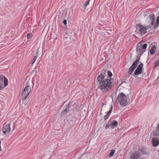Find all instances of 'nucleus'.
Returning <instances> with one entry per match:
<instances>
[{
    "label": "nucleus",
    "mask_w": 159,
    "mask_h": 159,
    "mask_svg": "<svg viewBox=\"0 0 159 159\" xmlns=\"http://www.w3.org/2000/svg\"><path fill=\"white\" fill-rule=\"evenodd\" d=\"M112 83L111 79H104L102 82L100 83L98 88L103 93H106L110 91L111 89Z\"/></svg>",
    "instance_id": "f257e3e1"
},
{
    "label": "nucleus",
    "mask_w": 159,
    "mask_h": 159,
    "mask_svg": "<svg viewBox=\"0 0 159 159\" xmlns=\"http://www.w3.org/2000/svg\"><path fill=\"white\" fill-rule=\"evenodd\" d=\"M117 99L118 102L122 106H125L129 103V101L127 99L126 96L123 93H119Z\"/></svg>",
    "instance_id": "f03ea898"
},
{
    "label": "nucleus",
    "mask_w": 159,
    "mask_h": 159,
    "mask_svg": "<svg viewBox=\"0 0 159 159\" xmlns=\"http://www.w3.org/2000/svg\"><path fill=\"white\" fill-rule=\"evenodd\" d=\"M146 23L149 25H147V29H151L155 23V15L152 14L146 18Z\"/></svg>",
    "instance_id": "7ed1b4c3"
},
{
    "label": "nucleus",
    "mask_w": 159,
    "mask_h": 159,
    "mask_svg": "<svg viewBox=\"0 0 159 159\" xmlns=\"http://www.w3.org/2000/svg\"><path fill=\"white\" fill-rule=\"evenodd\" d=\"M147 45L146 43L143 44L141 42L139 43L137 45L136 51L138 54L140 55V57L142 54L145 51L143 50L145 49L147 47Z\"/></svg>",
    "instance_id": "20e7f679"
},
{
    "label": "nucleus",
    "mask_w": 159,
    "mask_h": 159,
    "mask_svg": "<svg viewBox=\"0 0 159 159\" xmlns=\"http://www.w3.org/2000/svg\"><path fill=\"white\" fill-rule=\"evenodd\" d=\"M136 29L137 32L139 33V34L142 35L146 33L147 30L150 29H147V26L145 27L141 24L139 23L137 25Z\"/></svg>",
    "instance_id": "39448f33"
},
{
    "label": "nucleus",
    "mask_w": 159,
    "mask_h": 159,
    "mask_svg": "<svg viewBox=\"0 0 159 159\" xmlns=\"http://www.w3.org/2000/svg\"><path fill=\"white\" fill-rule=\"evenodd\" d=\"M31 90V88L30 86L28 85L25 87L22 93V97L23 100H25L26 98L30 93Z\"/></svg>",
    "instance_id": "423d86ee"
},
{
    "label": "nucleus",
    "mask_w": 159,
    "mask_h": 159,
    "mask_svg": "<svg viewBox=\"0 0 159 159\" xmlns=\"http://www.w3.org/2000/svg\"><path fill=\"white\" fill-rule=\"evenodd\" d=\"M139 60L140 57H137L135 61L134 62L131 66L129 68L128 71L129 75L131 74L137 67L139 63Z\"/></svg>",
    "instance_id": "0eeeda50"
},
{
    "label": "nucleus",
    "mask_w": 159,
    "mask_h": 159,
    "mask_svg": "<svg viewBox=\"0 0 159 159\" xmlns=\"http://www.w3.org/2000/svg\"><path fill=\"white\" fill-rule=\"evenodd\" d=\"M141 154L139 151H135L130 153V159H138L141 156Z\"/></svg>",
    "instance_id": "6e6552de"
},
{
    "label": "nucleus",
    "mask_w": 159,
    "mask_h": 159,
    "mask_svg": "<svg viewBox=\"0 0 159 159\" xmlns=\"http://www.w3.org/2000/svg\"><path fill=\"white\" fill-rule=\"evenodd\" d=\"M140 63H141L138 66L134 72V75L135 77H136V75L142 73L143 64L141 62Z\"/></svg>",
    "instance_id": "1a4fd4ad"
},
{
    "label": "nucleus",
    "mask_w": 159,
    "mask_h": 159,
    "mask_svg": "<svg viewBox=\"0 0 159 159\" xmlns=\"http://www.w3.org/2000/svg\"><path fill=\"white\" fill-rule=\"evenodd\" d=\"M11 130V129L10 124H7L3 125L2 131L5 135L7 133H9Z\"/></svg>",
    "instance_id": "9d476101"
},
{
    "label": "nucleus",
    "mask_w": 159,
    "mask_h": 159,
    "mask_svg": "<svg viewBox=\"0 0 159 159\" xmlns=\"http://www.w3.org/2000/svg\"><path fill=\"white\" fill-rule=\"evenodd\" d=\"M70 103H69L66 106H65L64 107H65V109L62 111L61 114V116L66 114L67 113L70 111Z\"/></svg>",
    "instance_id": "9b49d317"
},
{
    "label": "nucleus",
    "mask_w": 159,
    "mask_h": 159,
    "mask_svg": "<svg viewBox=\"0 0 159 159\" xmlns=\"http://www.w3.org/2000/svg\"><path fill=\"white\" fill-rule=\"evenodd\" d=\"M4 79V86H6L8 84V80L3 75H0V83H3Z\"/></svg>",
    "instance_id": "f8f14e48"
},
{
    "label": "nucleus",
    "mask_w": 159,
    "mask_h": 159,
    "mask_svg": "<svg viewBox=\"0 0 159 159\" xmlns=\"http://www.w3.org/2000/svg\"><path fill=\"white\" fill-rule=\"evenodd\" d=\"M159 138H152V145L153 147H156L159 145Z\"/></svg>",
    "instance_id": "ddd939ff"
},
{
    "label": "nucleus",
    "mask_w": 159,
    "mask_h": 159,
    "mask_svg": "<svg viewBox=\"0 0 159 159\" xmlns=\"http://www.w3.org/2000/svg\"><path fill=\"white\" fill-rule=\"evenodd\" d=\"M139 151L143 154L144 155H149V149H147L144 147H142L139 149Z\"/></svg>",
    "instance_id": "4468645a"
},
{
    "label": "nucleus",
    "mask_w": 159,
    "mask_h": 159,
    "mask_svg": "<svg viewBox=\"0 0 159 159\" xmlns=\"http://www.w3.org/2000/svg\"><path fill=\"white\" fill-rule=\"evenodd\" d=\"M152 134L155 137H159V124L157 125V129L153 131Z\"/></svg>",
    "instance_id": "2eb2a0df"
},
{
    "label": "nucleus",
    "mask_w": 159,
    "mask_h": 159,
    "mask_svg": "<svg viewBox=\"0 0 159 159\" xmlns=\"http://www.w3.org/2000/svg\"><path fill=\"white\" fill-rule=\"evenodd\" d=\"M110 127L112 128H113L117 127L118 125V122L116 120H114L110 122Z\"/></svg>",
    "instance_id": "dca6fc26"
},
{
    "label": "nucleus",
    "mask_w": 159,
    "mask_h": 159,
    "mask_svg": "<svg viewBox=\"0 0 159 159\" xmlns=\"http://www.w3.org/2000/svg\"><path fill=\"white\" fill-rule=\"evenodd\" d=\"M112 110V106H111L109 111H108V112H107V114L106 115H105L104 116V120H107L108 119V118H109V117L110 116V114Z\"/></svg>",
    "instance_id": "f3484780"
},
{
    "label": "nucleus",
    "mask_w": 159,
    "mask_h": 159,
    "mask_svg": "<svg viewBox=\"0 0 159 159\" xmlns=\"http://www.w3.org/2000/svg\"><path fill=\"white\" fill-rule=\"evenodd\" d=\"M104 77V75L102 74H101L98 76L97 78V80L99 82V84H100L101 82H102V80H103Z\"/></svg>",
    "instance_id": "a211bd4d"
},
{
    "label": "nucleus",
    "mask_w": 159,
    "mask_h": 159,
    "mask_svg": "<svg viewBox=\"0 0 159 159\" xmlns=\"http://www.w3.org/2000/svg\"><path fill=\"white\" fill-rule=\"evenodd\" d=\"M159 26V16L157 17L156 21L154 26V29H155Z\"/></svg>",
    "instance_id": "6ab92c4d"
},
{
    "label": "nucleus",
    "mask_w": 159,
    "mask_h": 159,
    "mask_svg": "<svg viewBox=\"0 0 159 159\" xmlns=\"http://www.w3.org/2000/svg\"><path fill=\"white\" fill-rule=\"evenodd\" d=\"M154 69L159 66V58L154 62Z\"/></svg>",
    "instance_id": "aec40b11"
},
{
    "label": "nucleus",
    "mask_w": 159,
    "mask_h": 159,
    "mask_svg": "<svg viewBox=\"0 0 159 159\" xmlns=\"http://www.w3.org/2000/svg\"><path fill=\"white\" fill-rule=\"evenodd\" d=\"M156 47L155 46H153L152 48L151 49L150 51V53L151 55L155 53V49H156Z\"/></svg>",
    "instance_id": "412c9836"
},
{
    "label": "nucleus",
    "mask_w": 159,
    "mask_h": 159,
    "mask_svg": "<svg viewBox=\"0 0 159 159\" xmlns=\"http://www.w3.org/2000/svg\"><path fill=\"white\" fill-rule=\"evenodd\" d=\"M115 152V150H112L110 153L109 154V157H111L114 154Z\"/></svg>",
    "instance_id": "4be33fe9"
},
{
    "label": "nucleus",
    "mask_w": 159,
    "mask_h": 159,
    "mask_svg": "<svg viewBox=\"0 0 159 159\" xmlns=\"http://www.w3.org/2000/svg\"><path fill=\"white\" fill-rule=\"evenodd\" d=\"M37 58V56H35L34 57L33 59H32L31 61V65H33L34 63L35 62L36 59Z\"/></svg>",
    "instance_id": "5701e85b"
},
{
    "label": "nucleus",
    "mask_w": 159,
    "mask_h": 159,
    "mask_svg": "<svg viewBox=\"0 0 159 159\" xmlns=\"http://www.w3.org/2000/svg\"><path fill=\"white\" fill-rule=\"evenodd\" d=\"M90 1V0H88V1L85 2V4L84 6L85 9L86 8L87 6L89 4Z\"/></svg>",
    "instance_id": "b1692460"
},
{
    "label": "nucleus",
    "mask_w": 159,
    "mask_h": 159,
    "mask_svg": "<svg viewBox=\"0 0 159 159\" xmlns=\"http://www.w3.org/2000/svg\"><path fill=\"white\" fill-rule=\"evenodd\" d=\"M32 34L31 33H29L27 34V36L28 39H30L32 37Z\"/></svg>",
    "instance_id": "393cba45"
},
{
    "label": "nucleus",
    "mask_w": 159,
    "mask_h": 159,
    "mask_svg": "<svg viewBox=\"0 0 159 159\" xmlns=\"http://www.w3.org/2000/svg\"><path fill=\"white\" fill-rule=\"evenodd\" d=\"M107 74L109 77H111L112 75V74L110 71H108L107 72Z\"/></svg>",
    "instance_id": "a878e982"
},
{
    "label": "nucleus",
    "mask_w": 159,
    "mask_h": 159,
    "mask_svg": "<svg viewBox=\"0 0 159 159\" xmlns=\"http://www.w3.org/2000/svg\"><path fill=\"white\" fill-rule=\"evenodd\" d=\"M4 87V86H3V83H0V90L2 89Z\"/></svg>",
    "instance_id": "bb28decb"
},
{
    "label": "nucleus",
    "mask_w": 159,
    "mask_h": 159,
    "mask_svg": "<svg viewBox=\"0 0 159 159\" xmlns=\"http://www.w3.org/2000/svg\"><path fill=\"white\" fill-rule=\"evenodd\" d=\"M110 127V123L109 124H108L107 125H106L105 126V128L106 129H107L108 128Z\"/></svg>",
    "instance_id": "cd10ccee"
},
{
    "label": "nucleus",
    "mask_w": 159,
    "mask_h": 159,
    "mask_svg": "<svg viewBox=\"0 0 159 159\" xmlns=\"http://www.w3.org/2000/svg\"><path fill=\"white\" fill-rule=\"evenodd\" d=\"M63 23L64 25H66L67 24V21L66 20H64Z\"/></svg>",
    "instance_id": "c85d7f7f"
},
{
    "label": "nucleus",
    "mask_w": 159,
    "mask_h": 159,
    "mask_svg": "<svg viewBox=\"0 0 159 159\" xmlns=\"http://www.w3.org/2000/svg\"><path fill=\"white\" fill-rule=\"evenodd\" d=\"M128 91H129V93L128 94H127V95H128L129 94H130V93H131V90L130 89H129L128 90Z\"/></svg>",
    "instance_id": "c756f323"
},
{
    "label": "nucleus",
    "mask_w": 159,
    "mask_h": 159,
    "mask_svg": "<svg viewBox=\"0 0 159 159\" xmlns=\"http://www.w3.org/2000/svg\"><path fill=\"white\" fill-rule=\"evenodd\" d=\"M1 142L0 141V151H1Z\"/></svg>",
    "instance_id": "7c9ffc66"
},
{
    "label": "nucleus",
    "mask_w": 159,
    "mask_h": 159,
    "mask_svg": "<svg viewBox=\"0 0 159 159\" xmlns=\"http://www.w3.org/2000/svg\"><path fill=\"white\" fill-rule=\"evenodd\" d=\"M38 51H37V52H36V54H38Z\"/></svg>",
    "instance_id": "2f4dec72"
},
{
    "label": "nucleus",
    "mask_w": 159,
    "mask_h": 159,
    "mask_svg": "<svg viewBox=\"0 0 159 159\" xmlns=\"http://www.w3.org/2000/svg\"><path fill=\"white\" fill-rule=\"evenodd\" d=\"M3 138L1 139H0V140H3Z\"/></svg>",
    "instance_id": "473e14b6"
},
{
    "label": "nucleus",
    "mask_w": 159,
    "mask_h": 159,
    "mask_svg": "<svg viewBox=\"0 0 159 159\" xmlns=\"http://www.w3.org/2000/svg\"><path fill=\"white\" fill-rule=\"evenodd\" d=\"M103 59H101V60H100V61H101Z\"/></svg>",
    "instance_id": "72a5a7b5"
},
{
    "label": "nucleus",
    "mask_w": 159,
    "mask_h": 159,
    "mask_svg": "<svg viewBox=\"0 0 159 159\" xmlns=\"http://www.w3.org/2000/svg\"><path fill=\"white\" fill-rule=\"evenodd\" d=\"M40 1L41 0H39Z\"/></svg>",
    "instance_id": "f704fd0d"
}]
</instances>
